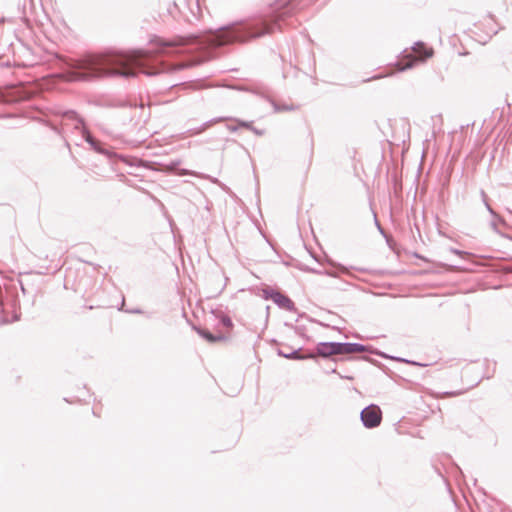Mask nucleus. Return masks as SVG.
<instances>
[{"label":"nucleus","mask_w":512,"mask_h":512,"mask_svg":"<svg viewBox=\"0 0 512 512\" xmlns=\"http://www.w3.org/2000/svg\"><path fill=\"white\" fill-rule=\"evenodd\" d=\"M151 52L133 51L128 54L108 53L92 55L77 61L72 71L65 76L67 81L89 80L105 76H133L136 69L143 68V59L149 58Z\"/></svg>","instance_id":"obj_1"},{"label":"nucleus","mask_w":512,"mask_h":512,"mask_svg":"<svg viewBox=\"0 0 512 512\" xmlns=\"http://www.w3.org/2000/svg\"><path fill=\"white\" fill-rule=\"evenodd\" d=\"M434 51L432 48L426 47L425 44L419 42L416 43L412 52L404 55L397 63L396 67L398 71H403L412 67L418 61H425L426 59L432 57Z\"/></svg>","instance_id":"obj_2"},{"label":"nucleus","mask_w":512,"mask_h":512,"mask_svg":"<svg viewBox=\"0 0 512 512\" xmlns=\"http://www.w3.org/2000/svg\"><path fill=\"white\" fill-rule=\"evenodd\" d=\"M352 352L350 344L342 343H320L317 346V353L323 357L337 354H348Z\"/></svg>","instance_id":"obj_3"},{"label":"nucleus","mask_w":512,"mask_h":512,"mask_svg":"<svg viewBox=\"0 0 512 512\" xmlns=\"http://www.w3.org/2000/svg\"><path fill=\"white\" fill-rule=\"evenodd\" d=\"M361 419L366 427H376L381 423V409L376 405H370L362 411Z\"/></svg>","instance_id":"obj_4"},{"label":"nucleus","mask_w":512,"mask_h":512,"mask_svg":"<svg viewBox=\"0 0 512 512\" xmlns=\"http://www.w3.org/2000/svg\"><path fill=\"white\" fill-rule=\"evenodd\" d=\"M151 42L156 45L163 46V47H175V46L187 45L189 43V40L186 38H183V37H176L170 41H166L159 37H155L154 39H152Z\"/></svg>","instance_id":"obj_5"},{"label":"nucleus","mask_w":512,"mask_h":512,"mask_svg":"<svg viewBox=\"0 0 512 512\" xmlns=\"http://www.w3.org/2000/svg\"><path fill=\"white\" fill-rule=\"evenodd\" d=\"M272 300L279 306L289 309L292 306V301L285 295L276 292L271 295Z\"/></svg>","instance_id":"obj_6"},{"label":"nucleus","mask_w":512,"mask_h":512,"mask_svg":"<svg viewBox=\"0 0 512 512\" xmlns=\"http://www.w3.org/2000/svg\"><path fill=\"white\" fill-rule=\"evenodd\" d=\"M198 333L210 343L220 342L226 339V337L222 334L213 335L212 333L203 329H199Z\"/></svg>","instance_id":"obj_7"},{"label":"nucleus","mask_w":512,"mask_h":512,"mask_svg":"<svg viewBox=\"0 0 512 512\" xmlns=\"http://www.w3.org/2000/svg\"><path fill=\"white\" fill-rule=\"evenodd\" d=\"M234 40H238V38L233 36L231 32H223L221 35L217 37V44L224 45Z\"/></svg>","instance_id":"obj_8"},{"label":"nucleus","mask_w":512,"mask_h":512,"mask_svg":"<svg viewBox=\"0 0 512 512\" xmlns=\"http://www.w3.org/2000/svg\"><path fill=\"white\" fill-rule=\"evenodd\" d=\"M221 322H222V324H223L224 326H226V327H228V328H231V327H232V321H231V319H230L229 317H226V316H225V317H223V318L221 319Z\"/></svg>","instance_id":"obj_9"},{"label":"nucleus","mask_w":512,"mask_h":512,"mask_svg":"<svg viewBox=\"0 0 512 512\" xmlns=\"http://www.w3.org/2000/svg\"><path fill=\"white\" fill-rule=\"evenodd\" d=\"M280 353H281L284 357H286V358H297V359H298V358H302L301 356H299V355L297 354V352H294V353H292V354H288V353H284V352H282V351H281Z\"/></svg>","instance_id":"obj_10"},{"label":"nucleus","mask_w":512,"mask_h":512,"mask_svg":"<svg viewBox=\"0 0 512 512\" xmlns=\"http://www.w3.org/2000/svg\"><path fill=\"white\" fill-rule=\"evenodd\" d=\"M240 125H241L242 127H245V128H248V127H249V124H248V123H246V122H241V123H240Z\"/></svg>","instance_id":"obj_11"},{"label":"nucleus","mask_w":512,"mask_h":512,"mask_svg":"<svg viewBox=\"0 0 512 512\" xmlns=\"http://www.w3.org/2000/svg\"><path fill=\"white\" fill-rule=\"evenodd\" d=\"M385 241H386V243H387V244H389V245H390V239L388 238V236H387V235H386Z\"/></svg>","instance_id":"obj_12"},{"label":"nucleus","mask_w":512,"mask_h":512,"mask_svg":"<svg viewBox=\"0 0 512 512\" xmlns=\"http://www.w3.org/2000/svg\"><path fill=\"white\" fill-rule=\"evenodd\" d=\"M195 4H196L197 9H200L199 2H196Z\"/></svg>","instance_id":"obj_13"},{"label":"nucleus","mask_w":512,"mask_h":512,"mask_svg":"<svg viewBox=\"0 0 512 512\" xmlns=\"http://www.w3.org/2000/svg\"><path fill=\"white\" fill-rule=\"evenodd\" d=\"M261 34H254L252 35V37H257V36H260Z\"/></svg>","instance_id":"obj_14"}]
</instances>
